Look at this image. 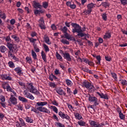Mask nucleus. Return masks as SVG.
Returning <instances> with one entry per match:
<instances>
[{
  "label": "nucleus",
  "instance_id": "1",
  "mask_svg": "<svg viewBox=\"0 0 127 127\" xmlns=\"http://www.w3.org/2000/svg\"><path fill=\"white\" fill-rule=\"evenodd\" d=\"M48 105V102H41L39 101L36 103V105L35 107H38L36 109L35 108L32 107L31 108V112H34L36 114H39V112H42V113H45L46 114H50V110H48L47 108L44 107V106H47ZM39 111V112L38 111Z\"/></svg>",
  "mask_w": 127,
  "mask_h": 127
},
{
  "label": "nucleus",
  "instance_id": "2",
  "mask_svg": "<svg viewBox=\"0 0 127 127\" xmlns=\"http://www.w3.org/2000/svg\"><path fill=\"white\" fill-rule=\"evenodd\" d=\"M71 25L73 28L72 30V32L73 33H78L77 36H80V37H84V36H85V37L89 38V36H88V35L85 33H83L82 27H80V25L75 23H71Z\"/></svg>",
  "mask_w": 127,
  "mask_h": 127
},
{
  "label": "nucleus",
  "instance_id": "3",
  "mask_svg": "<svg viewBox=\"0 0 127 127\" xmlns=\"http://www.w3.org/2000/svg\"><path fill=\"white\" fill-rule=\"evenodd\" d=\"M27 91H29L30 93H32L35 95H39L40 93L33 86L32 83H27L26 85Z\"/></svg>",
  "mask_w": 127,
  "mask_h": 127
},
{
  "label": "nucleus",
  "instance_id": "4",
  "mask_svg": "<svg viewBox=\"0 0 127 127\" xmlns=\"http://www.w3.org/2000/svg\"><path fill=\"white\" fill-rule=\"evenodd\" d=\"M86 7L87 9H85L83 10V13L85 15H88V14H90L92 12V9L96 7V4L91 2L87 5Z\"/></svg>",
  "mask_w": 127,
  "mask_h": 127
},
{
  "label": "nucleus",
  "instance_id": "5",
  "mask_svg": "<svg viewBox=\"0 0 127 127\" xmlns=\"http://www.w3.org/2000/svg\"><path fill=\"white\" fill-rule=\"evenodd\" d=\"M107 125H108V123L107 122H103L100 124L95 121H92L90 122V126L91 127H105Z\"/></svg>",
  "mask_w": 127,
  "mask_h": 127
},
{
  "label": "nucleus",
  "instance_id": "6",
  "mask_svg": "<svg viewBox=\"0 0 127 127\" xmlns=\"http://www.w3.org/2000/svg\"><path fill=\"white\" fill-rule=\"evenodd\" d=\"M8 106H9V107L17 105V99L14 97L13 95L11 94L10 97L8 100Z\"/></svg>",
  "mask_w": 127,
  "mask_h": 127
},
{
  "label": "nucleus",
  "instance_id": "7",
  "mask_svg": "<svg viewBox=\"0 0 127 127\" xmlns=\"http://www.w3.org/2000/svg\"><path fill=\"white\" fill-rule=\"evenodd\" d=\"M83 86L91 91V92H94L95 91V87L91 83L89 82H84L83 83Z\"/></svg>",
  "mask_w": 127,
  "mask_h": 127
},
{
  "label": "nucleus",
  "instance_id": "8",
  "mask_svg": "<svg viewBox=\"0 0 127 127\" xmlns=\"http://www.w3.org/2000/svg\"><path fill=\"white\" fill-rule=\"evenodd\" d=\"M0 78L2 80H8V81H11L12 77L9 74H2L0 75Z\"/></svg>",
  "mask_w": 127,
  "mask_h": 127
},
{
  "label": "nucleus",
  "instance_id": "9",
  "mask_svg": "<svg viewBox=\"0 0 127 127\" xmlns=\"http://www.w3.org/2000/svg\"><path fill=\"white\" fill-rule=\"evenodd\" d=\"M19 121L20 122H18V121L16 122V127H22L26 126V124H25L24 120H23L22 118H19Z\"/></svg>",
  "mask_w": 127,
  "mask_h": 127
},
{
  "label": "nucleus",
  "instance_id": "10",
  "mask_svg": "<svg viewBox=\"0 0 127 127\" xmlns=\"http://www.w3.org/2000/svg\"><path fill=\"white\" fill-rule=\"evenodd\" d=\"M39 26L40 27L41 29H46V27H45V23H44V19L43 18H40L39 20Z\"/></svg>",
  "mask_w": 127,
  "mask_h": 127
},
{
  "label": "nucleus",
  "instance_id": "11",
  "mask_svg": "<svg viewBox=\"0 0 127 127\" xmlns=\"http://www.w3.org/2000/svg\"><path fill=\"white\" fill-rule=\"evenodd\" d=\"M63 57L64 59H65L66 61H69V62L72 61V58H71V55L68 53H63Z\"/></svg>",
  "mask_w": 127,
  "mask_h": 127
},
{
  "label": "nucleus",
  "instance_id": "12",
  "mask_svg": "<svg viewBox=\"0 0 127 127\" xmlns=\"http://www.w3.org/2000/svg\"><path fill=\"white\" fill-rule=\"evenodd\" d=\"M23 94L25 97L26 98H28V99H30V100H34V97H33V95L32 94L29 93L28 92H27V90H24L23 91Z\"/></svg>",
  "mask_w": 127,
  "mask_h": 127
},
{
  "label": "nucleus",
  "instance_id": "13",
  "mask_svg": "<svg viewBox=\"0 0 127 127\" xmlns=\"http://www.w3.org/2000/svg\"><path fill=\"white\" fill-rule=\"evenodd\" d=\"M56 92L60 96H66V92L60 87H58L56 89Z\"/></svg>",
  "mask_w": 127,
  "mask_h": 127
},
{
  "label": "nucleus",
  "instance_id": "14",
  "mask_svg": "<svg viewBox=\"0 0 127 127\" xmlns=\"http://www.w3.org/2000/svg\"><path fill=\"white\" fill-rule=\"evenodd\" d=\"M96 94L100 97L101 99H104L105 100H109V97H108V95L107 94H104L103 93H100L98 92H96Z\"/></svg>",
  "mask_w": 127,
  "mask_h": 127
},
{
  "label": "nucleus",
  "instance_id": "15",
  "mask_svg": "<svg viewBox=\"0 0 127 127\" xmlns=\"http://www.w3.org/2000/svg\"><path fill=\"white\" fill-rule=\"evenodd\" d=\"M6 46L9 50H13V49H14V50H16V45H15V47H14L13 44L10 43H7Z\"/></svg>",
  "mask_w": 127,
  "mask_h": 127
},
{
  "label": "nucleus",
  "instance_id": "16",
  "mask_svg": "<svg viewBox=\"0 0 127 127\" xmlns=\"http://www.w3.org/2000/svg\"><path fill=\"white\" fill-rule=\"evenodd\" d=\"M22 68H21V67L18 66L17 67H15L14 69V70L15 71V72H16V73H17V74L18 75H19V76H20V75H21V74H22Z\"/></svg>",
  "mask_w": 127,
  "mask_h": 127
},
{
  "label": "nucleus",
  "instance_id": "17",
  "mask_svg": "<svg viewBox=\"0 0 127 127\" xmlns=\"http://www.w3.org/2000/svg\"><path fill=\"white\" fill-rule=\"evenodd\" d=\"M44 40L47 44L48 45H50L51 44V41H50V39L47 35H45L44 36Z\"/></svg>",
  "mask_w": 127,
  "mask_h": 127
},
{
  "label": "nucleus",
  "instance_id": "18",
  "mask_svg": "<svg viewBox=\"0 0 127 127\" xmlns=\"http://www.w3.org/2000/svg\"><path fill=\"white\" fill-rule=\"evenodd\" d=\"M11 38H13L15 42L16 43H19L20 41V39L17 36V35H12L11 36Z\"/></svg>",
  "mask_w": 127,
  "mask_h": 127
},
{
  "label": "nucleus",
  "instance_id": "19",
  "mask_svg": "<svg viewBox=\"0 0 127 127\" xmlns=\"http://www.w3.org/2000/svg\"><path fill=\"white\" fill-rule=\"evenodd\" d=\"M33 5L35 8H41L42 7V5L40 4V3L36 1H33Z\"/></svg>",
  "mask_w": 127,
  "mask_h": 127
},
{
  "label": "nucleus",
  "instance_id": "20",
  "mask_svg": "<svg viewBox=\"0 0 127 127\" xmlns=\"http://www.w3.org/2000/svg\"><path fill=\"white\" fill-rule=\"evenodd\" d=\"M41 57L43 59V60L44 61V62H45V63H47V60L46 59V54H45V53H44V52H43V51H42L41 52Z\"/></svg>",
  "mask_w": 127,
  "mask_h": 127
},
{
  "label": "nucleus",
  "instance_id": "21",
  "mask_svg": "<svg viewBox=\"0 0 127 127\" xmlns=\"http://www.w3.org/2000/svg\"><path fill=\"white\" fill-rule=\"evenodd\" d=\"M93 57H95L97 60V62H96V64H97V65H100L101 64V60H102L101 56H93Z\"/></svg>",
  "mask_w": 127,
  "mask_h": 127
},
{
  "label": "nucleus",
  "instance_id": "22",
  "mask_svg": "<svg viewBox=\"0 0 127 127\" xmlns=\"http://www.w3.org/2000/svg\"><path fill=\"white\" fill-rule=\"evenodd\" d=\"M26 123L28 124H32L33 123V119H31V117H26L24 118Z\"/></svg>",
  "mask_w": 127,
  "mask_h": 127
},
{
  "label": "nucleus",
  "instance_id": "23",
  "mask_svg": "<svg viewBox=\"0 0 127 127\" xmlns=\"http://www.w3.org/2000/svg\"><path fill=\"white\" fill-rule=\"evenodd\" d=\"M111 33L109 32H106L105 33V34L103 36V38L104 39H108L109 38H111Z\"/></svg>",
  "mask_w": 127,
  "mask_h": 127
},
{
  "label": "nucleus",
  "instance_id": "24",
  "mask_svg": "<svg viewBox=\"0 0 127 127\" xmlns=\"http://www.w3.org/2000/svg\"><path fill=\"white\" fill-rule=\"evenodd\" d=\"M18 100H19L22 103H27L28 100L26 99V98L24 97H22V96H19L18 97Z\"/></svg>",
  "mask_w": 127,
  "mask_h": 127
},
{
  "label": "nucleus",
  "instance_id": "25",
  "mask_svg": "<svg viewBox=\"0 0 127 127\" xmlns=\"http://www.w3.org/2000/svg\"><path fill=\"white\" fill-rule=\"evenodd\" d=\"M56 57L58 60H59V61H63V58H62L61 55H60L57 52L56 53Z\"/></svg>",
  "mask_w": 127,
  "mask_h": 127
},
{
  "label": "nucleus",
  "instance_id": "26",
  "mask_svg": "<svg viewBox=\"0 0 127 127\" xmlns=\"http://www.w3.org/2000/svg\"><path fill=\"white\" fill-rule=\"evenodd\" d=\"M74 115L75 119H77V120H80L82 119V115L78 113H74Z\"/></svg>",
  "mask_w": 127,
  "mask_h": 127
},
{
  "label": "nucleus",
  "instance_id": "27",
  "mask_svg": "<svg viewBox=\"0 0 127 127\" xmlns=\"http://www.w3.org/2000/svg\"><path fill=\"white\" fill-rule=\"evenodd\" d=\"M6 50H7V49L6 48V47H5V46H1L0 47V52H1V53H4L5 51H6Z\"/></svg>",
  "mask_w": 127,
  "mask_h": 127
},
{
  "label": "nucleus",
  "instance_id": "28",
  "mask_svg": "<svg viewBox=\"0 0 127 127\" xmlns=\"http://www.w3.org/2000/svg\"><path fill=\"white\" fill-rule=\"evenodd\" d=\"M8 65L10 68L13 69V68H15V65L14 63L12 61H10L8 63Z\"/></svg>",
  "mask_w": 127,
  "mask_h": 127
},
{
  "label": "nucleus",
  "instance_id": "29",
  "mask_svg": "<svg viewBox=\"0 0 127 127\" xmlns=\"http://www.w3.org/2000/svg\"><path fill=\"white\" fill-rule=\"evenodd\" d=\"M26 62L29 64H31L32 63V59L31 57H26L25 58Z\"/></svg>",
  "mask_w": 127,
  "mask_h": 127
},
{
  "label": "nucleus",
  "instance_id": "30",
  "mask_svg": "<svg viewBox=\"0 0 127 127\" xmlns=\"http://www.w3.org/2000/svg\"><path fill=\"white\" fill-rule=\"evenodd\" d=\"M65 83L69 87H71L73 85V82L68 79H65Z\"/></svg>",
  "mask_w": 127,
  "mask_h": 127
},
{
  "label": "nucleus",
  "instance_id": "31",
  "mask_svg": "<svg viewBox=\"0 0 127 127\" xmlns=\"http://www.w3.org/2000/svg\"><path fill=\"white\" fill-rule=\"evenodd\" d=\"M101 5L103 6L104 7H105V8H107L109 6H110V3L108 2H102L101 3Z\"/></svg>",
  "mask_w": 127,
  "mask_h": 127
},
{
  "label": "nucleus",
  "instance_id": "32",
  "mask_svg": "<svg viewBox=\"0 0 127 127\" xmlns=\"http://www.w3.org/2000/svg\"><path fill=\"white\" fill-rule=\"evenodd\" d=\"M60 30L63 32V33H66L68 31V28L66 26H64L63 28L60 29Z\"/></svg>",
  "mask_w": 127,
  "mask_h": 127
},
{
  "label": "nucleus",
  "instance_id": "33",
  "mask_svg": "<svg viewBox=\"0 0 127 127\" xmlns=\"http://www.w3.org/2000/svg\"><path fill=\"white\" fill-rule=\"evenodd\" d=\"M49 3L47 1H44L42 2V6L44 8H47L48 7Z\"/></svg>",
  "mask_w": 127,
  "mask_h": 127
},
{
  "label": "nucleus",
  "instance_id": "34",
  "mask_svg": "<svg viewBox=\"0 0 127 127\" xmlns=\"http://www.w3.org/2000/svg\"><path fill=\"white\" fill-rule=\"evenodd\" d=\"M0 17L2 19L4 20L6 18V15H5V13H4V12H0Z\"/></svg>",
  "mask_w": 127,
  "mask_h": 127
},
{
  "label": "nucleus",
  "instance_id": "35",
  "mask_svg": "<svg viewBox=\"0 0 127 127\" xmlns=\"http://www.w3.org/2000/svg\"><path fill=\"white\" fill-rule=\"evenodd\" d=\"M17 110L19 111H23V105L22 104H18L17 105Z\"/></svg>",
  "mask_w": 127,
  "mask_h": 127
},
{
  "label": "nucleus",
  "instance_id": "36",
  "mask_svg": "<svg viewBox=\"0 0 127 127\" xmlns=\"http://www.w3.org/2000/svg\"><path fill=\"white\" fill-rule=\"evenodd\" d=\"M32 56L34 59H37V55L33 50H32Z\"/></svg>",
  "mask_w": 127,
  "mask_h": 127
},
{
  "label": "nucleus",
  "instance_id": "37",
  "mask_svg": "<svg viewBox=\"0 0 127 127\" xmlns=\"http://www.w3.org/2000/svg\"><path fill=\"white\" fill-rule=\"evenodd\" d=\"M62 119H65V120H67V121H70V117L67 114H64Z\"/></svg>",
  "mask_w": 127,
  "mask_h": 127
},
{
  "label": "nucleus",
  "instance_id": "38",
  "mask_svg": "<svg viewBox=\"0 0 127 127\" xmlns=\"http://www.w3.org/2000/svg\"><path fill=\"white\" fill-rule=\"evenodd\" d=\"M51 108L56 114H58V109H57L56 106H51Z\"/></svg>",
  "mask_w": 127,
  "mask_h": 127
},
{
  "label": "nucleus",
  "instance_id": "39",
  "mask_svg": "<svg viewBox=\"0 0 127 127\" xmlns=\"http://www.w3.org/2000/svg\"><path fill=\"white\" fill-rule=\"evenodd\" d=\"M97 97H95V96H92L91 95H89V98H88V100L89 101V102H91L93 103V102L94 101V100H95V99Z\"/></svg>",
  "mask_w": 127,
  "mask_h": 127
},
{
  "label": "nucleus",
  "instance_id": "40",
  "mask_svg": "<svg viewBox=\"0 0 127 127\" xmlns=\"http://www.w3.org/2000/svg\"><path fill=\"white\" fill-rule=\"evenodd\" d=\"M43 46L45 49V51L46 52H49V48L48 47V46H47L46 44H44L43 45Z\"/></svg>",
  "mask_w": 127,
  "mask_h": 127
},
{
  "label": "nucleus",
  "instance_id": "41",
  "mask_svg": "<svg viewBox=\"0 0 127 127\" xmlns=\"http://www.w3.org/2000/svg\"><path fill=\"white\" fill-rule=\"evenodd\" d=\"M92 103H94V106H99V104H100V102L98 100V98H96L94 100L93 102Z\"/></svg>",
  "mask_w": 127,
  "mask_h": 127
},
{
  "label": "nucleus",
  "instance_id": "42",
  "mask_svg": "<svg viewBox=\"0 0 127 127\" xmlns=\"http://www.w3.org/2000/svg\"><path fill=\"white\" fill-rule=\"evenodd\" d=\"M9 85L8 82H3L2 84V86L3 89H6V88Z\"/></svg>",
  "mask_w": 127,
  "mask_h": 127
},
{
  "label": "nucleus",
  "instance_id": "43",
  "mask_svg": "<svg viewBox=\"0 0 127 127\" xmlns=\"http://www.w3.org/2000/svg\"><path fill=\"white\" fill-rule=\"evenodd\" d=\"M12 53H13V50H9L8 52V57H12V56H14V55H13Z\"/></svg>",
  "mask_w": 127,
  "mask_h": 127
},
{
  "label": "nucleus",
  "instance_id": "44",
  "mask_svg": "<svg viewBox=\"0 0 127 127\" xmlns=\"http://www.w3.org/2000/svg\"><path fill=\"white\" fill-rule=\"evenodd\" d=\"M77 124L78 125H79V126H80V127H84V126L86 125V123L84 122V121H80L79 122H78Z\"/></svg>",
  "mask_w": 127,
  "mask_h": 127
},
{
  "label": "nucleus",
  "instance_id": "45",
  "mask_svg": "<svg viewBox=\"0 0 127 127\" xmlns=\"http://www.w3.org/2000/svg\"><path fill=\"white\" fill-rule=\"evenodd\" d=\"M64 36L65 37V38H66V39H70L71 40V36L70 35L68 34V33H64Z\"/></svg>",
  "mask_w": 127,
  "mask_h": 127
},
{
  "label": "nucleus",
  "instance_id": "46",
  "mask_svg": "<svg viewBox=\"0 0 127 127\" xmlns=\"http://www.w3.org/2000/svg\"><path fill=\"white\" fill-rule=\"evenodd\" d=\"M56 126L58 127H65V125L59 122H56Z\"/></svg>",
  "mask_w": 127,
  "mask_h": 127
},
{
  "label": "nucleus",
  "instance_id": "47",
  "mask_svg": "<svg viewBox=\"0 0 127 127\" xmlns=\"http://www.w3.org/2000/svg\"><path fill=\"white\" fill-rule=\"evenodd\" d=\"M102 17L103 20H104L105 21H106L107 19V14L106 13H103L102 15Z\"/></svg>",
  "mask_w": 127,
  "mask_h": 127
},
{
  "label": "nucleus",
  "instance_id": "48",
  "mask_svg": "<svg viewBox=\"0 0 127 127\" xmlns=\"http://www.w3.org/2000/svg\"><path fill=\"white\" fill-rule=\"evenodd\" d=\"M111 74L113 79H114L115 80H117L118 79V78L117 77V74H116V73L111 72Z\"/></svg>",
  "mask_w": 127,
  "mask_h": 127
},
{
  "label": "nucleus",
  "instance_id": "49",
  "mask_svg": "<svg viewBox=\"0 0 127 127\" xmlns=\"http://www.w3.org/2000/svg\"><path fill=\"white\" fill-rule=\"evenodd\" d=\"M13 61H14V62H19V59L16 57L15 56H13L12 57Z\"/></svg>",
  "mask_w": 127,
  "mask_h": 127
},
{
  "label": "nucleus",
  "instance_id": "50",
  "mask_svg": "<svg viewBox=\"0 0 127 127\" xmlns=\"http://www.w3.org/2000/svg\"><path fill=\"white\" fill-rule=\"evenodd\" d=\"M61 42L64 44H67V45H69V41L66 40L62 39L61 40Z\"/></svg>",
  "mask_w": 127,
  "mask_h": 127
},
{
  "label": "nucleus",
  "instance_id": "51",
  "mask_svg": "<svg viewBox=\"0 0 127 127\" xmlns=\"http://www.w3.org/2000/svg\"><path fill=\"white\" fill-rule=\"evenodd\" d=\"M49 86L51 87V88H55L56 86V84L54 82H50L49 83Z\"/></svg>",
  "mask_w": 127,
  "mask_h": 127
},
{
  "label": "nucleus",
  "instance_id": "52",
  "mask_svg": "<svg viewBox=\"0 0 127 127\" xmlns=\"http://www.w3.org/2000/svg\"><path fill=\"white\" fill-rule=\"evenodd\" d=\"M52 104L54 105V106H56L57 107H58V106L59 105V104H58L57 103V101L55 100L52 101Z\"/></svg>",
  "mask_w": 127,
  "mask_h": 127
},
{
  "label": "nucleus",
  "instance_id": "53",
  "mask_svg": "<svg viewBox=\"0 0 127 127\" xmlns=\"http://www.w3.org/2000/svg\"><path fill=\"white\" fill-rule=\"evenodd\" d=\"M0 100L1 102H5V97L3 95H0Z\"/></svg>",
  "mask_w": 127,
  "mask_h": 127
},
{
  "label": "nucleus",
  "instance_id": "54",
  "mask_svg": "<svg viewBox=\"0 0 127 127\" xmlns=\"http://www.w3.org/2000/svg\"><path fill=\"white\" fill-rule=\"evenodd\" d=\"M121 82H122V85H126L127 86V80L122 79V80H121Z\"/></svg>",
  "mask_w": 127,
  "mask_h": 127
},
{
  "label": "nucleus",
  "instance_id": "55",
  "mask_svg": "<svg viewBox=\"0 0 127 127\" xmlns=\"http://www.w3.org/2000/svg\"><path fill=\"white\" fill-rule=\"evenodd\" d=\"M120 1L122 4L123 5H126V4H127V0H121Z\"/></svg>",
  "mask_w": 127,
  "mask_h": 127
},
{
  "label": "nucleus",
  "instance_id": "56",
  "mask_svg": "<svg viewBox=\"0 0 127 127\" xmlns=\"http://www.w3.org/2000/svg\"><path fill=\"white\" fill-rule=\"evenodd\" d=\"M119 115V117L121 119V120L125 119V115H124V114L122 113H120Z\"/></svg>",
  "mask_w": 127,
  "mask_h": 127
},
{
  "label": "nucleus",
  "instance_id": "57",
  "mask_svg": "<svg viewBox=\"0 0 127 127\" xmlns=\"http://www.w3.org/2000/svg\"><path fill=\"white\" fill-rule=\"evenodd\" d=\"M66 92H67V94H68L69 96L71 95V93H72V91H71V89L70 88H67Z\"/></svg>",
  "mask_w": 127,
  "mask_h": 127
},
{
  "label": "nucleus",
  "instance_id": "58",
  "mask_svg": "<svg viewBox=\"0 0 127 127\" xmlns=\"http://www.w3.org/2000/svg\"><path fill=\"white\" fill-rule=\"evenodd\" d=\"M87 64H88V65L91 66H95V64L92 61L90 62L89 61Z\"/></svg>",
  "mask_w": 127,
  "mask_h": 127
},
{
  "label": "nucleus",
  "instance_id": "59",
  "mask_svg": "<svg viewBox=\"0 0 127 127\" xmlns=\"http://www.w3.org/2000/svg\"><path fill=\"white\" fill-rule=\"evenodd\" d=\"M53 118L54 120H56L57 122H59V119H58V117H57V116H56V115L54 114L53 116Z\"/></svg>",
  "mask_w": 127,
  "mask_h": 127
},
{
  "label": "nucleus",
  "instance_id": "60",
  "mask_svg": "<svg viewBox=\"0 0 127 127\" xmlns=\"http://www.w3.org/2000/svg\"><path fill=\"white\" fill-rule=\"evenodd\" d=\"M105 59L106 60V61H108L109 62H110V61L111 60V57L110 56H105Z\"/></svg>",
  "mask_w": 127,
  "mask_h": 127
},
{
  "label": "nucleus",
  "instance_id": "61",
  "mask_svg": "<svg viewBox=\"0 0 127 127\" xmlns=\"http://www.w3.org/2000/svg\"><path fill=\"white\" fill-rule=\"evenodd\" d=\"M5 89H6L8 92H11L12 91V88H11V87H10L9 85L8 87H7Z\"/></svg>",
  "mask_w": 127,
  "mask_h": 127
},
{
  "label": "nucleus",
  "instance_id": "62",
  "mask_svg": "<svg viewBox=\"0 0 127 127\" xmlns=\"http://www.w3.org/2000/svg\"><path fill=\"white\" fill-rule=\"evenodd\" d=\"M10 24H11L12 25H13V24L15 23V20L14 19H11L10 20Z\"/></svg>",
  "mask_w": 127,
  "mask_h": 127
},
{
  "label": "nucleus",
  "instance_id": "63",
  "mask_svg": "<svg viewBox=\"0 0 127 127\" xmlns=\"http://www.w3.org/2000/svg\"><path fill=\"white\" fill-rule=\"evenodd\" d=\"M82 62H85V63H86V64H88V63L89 62V60L87 59L86 58H83V59H82Z\"/></svg>",
  "mask_w": 127,
  "mask_h": 127
},
{
  "label": "nucleus",
  "instance_id": "64",
  "mask_svg": "<svg viewBox=\"0 0 127 127\" xmlns=\"http://www.w3.org/2000/svg\"><path fill=\"white\" fill-rule=\"evenodd\" d=\"M54 78V75L53 74H51L49 76V79L51 81H53V79Z\"/></svg>",
  "mask_w": 127,
  "mask_h": 127
}]
</instances>
